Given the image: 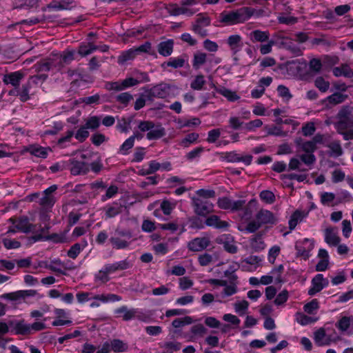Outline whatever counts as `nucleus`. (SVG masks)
<instances>
[{
    "label": "nucleus",
    "mask_w": 353,
    "mask_h": 353,
    "mask_svg": "<svg viewBox=\"0 0 353 353\" xmlns=\"http://www.w3.org/2000/svg\"><path fill=\"white\" fill-rule=\"evenodd\" d=\"M334 125L336 132L345 141L353 139V107L343 105L336 114Z\"/></svg>",
    "instance_id": "1"
},
{
    "label": "nucleus",
    "mask_w": 353,
    "mask_h": 353,
    "mask_svg": "<svg viewBox=\"0 0 353 353\" xmlns=\"http://www.w3.org/2000/svg\"><path fill=\"white\" fill-rule=\"evenodd\" d=\"M138 129L139 132H134L130 137L133 138L134 141L135 139H142L143 138V132H147L146 138L149 141L157 140L165 135V130L161 124H155L153 121L149 120L139 121Z\"/></svg>",
    "instance_id": "2"
},
{
    "label": "nucleus",
    "mask_w": 353,
    "mask_h": 353,
    "mask_svg": "<svg viewBox=\"0 0 353 353\" xmlns=\"http://www.w3.org/2000/svg\"><path fill=\"white\" fill-rule=\"evenodd\" d=\"M279 221L277 216L271 211L261 209L256 214L254 219L248 223L243 230L246 233H254L263 225H274Z\"/></svg>",
    "instance_id": "3"
},
{
    "label": "nucleus",
    "mask_w": 353,
    "mask_h": 353,
    "mask_svg": "<svg viewBox=\"0 0 353 353\" xmlns=\"http://www.w3.org/2000/svg\"><path fill=\"white\" fill-rule=\"evenodd\" d=\"M252 15L251 9L244 7L236 10L222 12L219 16V21L225 25L232 26L245 22Z\"/></svg>",
    "instance_id": "4"
},
{
    "label": "nucleus",
    "mask_w": 353,
    "mask_h": 353,
    "mask_svg": "<svg viewBox=\"0 0 353 353\" xmlns=\"http://www.w3.org/2000/svg\"><path fill=\"white\" fill-rule=\"evenodd\" d=\"M145 93L146 98L152 101L154 98L166 99L175 97L179 93V89L175 85L161 83L146 90Z\"/></svg>",
    "instance_id": "5"
},
{
    "label": "nucleus",
    "mask_w": 353,
    "mask_h": 353,
    "mask_svg": "<svg viewBox=\"0 0 353 353\" xmlns=\"http://www.w3.org/2000/svg\"><path fill=\"white\" fill-rule=\"evenodd\" d=\"M10 325L12 327V334L22 336L30 335L46 328V325L42 322H34L30 324L27 323L24 319H13Z\"/></svg>",
    "instance_id": "6"
},
{
    "label": "nucleus",
    "mask_w": 353,
    "mask_h": 353,
    "mask_svg": "<svg viewBox=\"0 0 353 353\" xmlns=\"http://www.w3.org/2000/svg\"><path fill=\"white\" fill-rule=\"evenodd\" d=\"M132 232L127 230H116L109 239L112 247L116 250L127 249L131 243Z\"/></svg>",
    "instance_id": "7"
},
{
    "label": "nucleus",
    "mask_w": 353,
    "mask_h": 353,
    "mask_svg": "<svg viewBox=\"0 0 353 353\" xmlns=\"http://www.w3.org/2000/svg\"><path fill=\"white\" fill-rule=\"evenodd\" d=\"M211 23V19L205 14H199L191 24L190 30L196 35L204 38L208 35V27Z\"/></svg>",
    "instance_id": "8"
},
{
    "label": "nucleus",
    "mask_w": 353,
    "mask_h": 353,
    "mask_svg": "<svg viewBox=\"0 0 353 353\" xmlns=\"http://www.w3.org/2000/svg\"><path fill=\"white\" fill-rule=\"evenodd\" d=\"M114 313L118 316L122 317L125 321H129L133 319H137L141 321H145L146 316L139 309L131 308L129 309L127 306L123 305L114 310Z\"/></svg>",
    "instance_id": "9"
},
{
    "label": "nucleus",
    "mask_w": 353,
    "mask_h": 353,
    "mask_svg": "<svg viewBox=\"0 0 353 353\" xmlns=\"http://www.w3.org/2000/svg\"><path fill=\"white\" fill-rule=\"evenodd\" d=\"M277 43L280 48L285 49L295 57H299L303 54V50L304 48H301L294 39H292L290 37L278 36Z\"/></svg>",
    "instance_id": "10"
},
{
    "label": "nucleus",
    "mask_w": 353,
    "mask_h": 353,
    "mask_svg": "<svg viewBox=\"0 0 353 353\" xmlns=\"http://www.w3.org/2000/svg\"><path fill=\"white\" fill-rule=\"evenodd\" d=\"M69 170L74 176L86 174L90 170L89 164L75 158L69 160Z\"/></svg>",
    "instance_id": "11"
},
{
    "label": "nucleus",
    "mask_w": 353,
    "mask_h": 353,
    "mask_svg": "<svg viewBox=\"0 0 353 353\" xmlns=\"http://www.w3.org/2000/svg\"><path fill=\"white\" fill-rule=\"evenodd\" d=\"M8 221L15 225V228L18 231L25 234L34 232L35 230L36 225L30 223L27 216H21L18 219L10 218Z\"/></svg>",
    "instance_id": "12"
},
{
    "label": "nucleus",
    "mask_w": 353,
    "mask_h": 353,
    "mask_svg": "<svg viewBox=\"0 0 353 353\" xmlns=\"http://www.w3.org/2000/svg\"><path fill=\"white\" fill-rule=\"evenodd\" d=\"M194 212L199 216H206L213 211V204L208 200L194 198L193 199Z\"/></svg>",
    "instance_id": "13"
},
{
    "label": "nucleus",
    "mask_w": 353,
    "mask_h": 353,
    "mask_svg": "<svg viewBox=\"0 0 353 353\" xmlns=\"http://www.w3.org/2000/svg\"><path fill=\"white\" fill-rule=\"evenodd\" d=\"M329 281L322 274H316L312 280V287L308 290V294L314 296L327 287Z\"/></svg>",
    "instance_id": "14"
},
{
    "label": "nucleus",
    "mask_w": 353,
    "mask_h": 353,
    "mask_svg": "<svg viewBox=\"0 0 353 353\" xmlns=\"http://www.w3.org/2000/svg\"><path fill=\"white\" fill-rule=\"evenodd\" d=\"M314 245L312 241L305 239L301 243H297L295 245L296 254L305 260L310 256V251L313 249Z\"/></svg>",
    "instance_id": "15"
},
{
    "label": "nucleus",
    "mask_w": 353,
    "mask_h": 353,
    "mask_svg": "<svg viewBox=\"0 0 353 353\" xmlns=\"http://www.w3.org/2000/svg\"><path fill=\"white\" fill-rule=\"evenodd\" d=\"M37 291L34 290H19L14 292L6 293L0 297L3 299L16 301L20 299H24L26 297L34 296Z\"/></svg>",
    "instance_id": "16"
},
{
    "label": "nucleus",
    "mask_w": 353,
    "mask_h": 353,
    "mask_svg": "<svg viewBox=\"0 0 353 353\" xmlns=\"http://www.w3.org/2000/svg\"><path fill=\"white\" fill-rule=\"evenodd\" d=\"M252 156L251 154H247L241 156L237 154L236 152H230L225 154V159L228 162L237 163L243 162L245 165H250L252 161Z\"/></svg>",
    "instance_id": "17"
},
{
    "label": "nucleus",
    "mask_w": 353,
    "mask_h": 353,
    "mask_svg": "<svg viewBox=\"0 0 353 353\" xmlns=\"http://www.w3.org/2000/svg\"><path fill=\"white\" fill-rule=\"evenodd\" d=\"M210 245V240L206 237H196L190 241L188 244V248L193 252H199L205 249Z\"/></svg>",
    "instance_id": "18"
},
{
    "label": "nucleus",
    "mask_w": 353,
    "mask_h": 353,
    "mask_svg": "<svg viewBox=\"0 0 353 353\" xmlns=\"http://www.w3.org/2000/svg\"><path fill=\"white\" fill-rule=\"evenodd\" d=\"M325 241L330 246H336L340 243L341 239L338 236L337 229L334 228H327L324 231Z\"/></svg>",
    "instance_id": "19"
},
{
    "label": "nucleus",
    "mask_w": 353,
    "mask_h": 353,
    "mask_svg": "<svg viewBox=\"0 0 353 353\" xmlns=\"http://www.w3.org/2000/svg\"><path fill=\"white\" fill-rule=\"evenodd\" d=\"M218 242L223 245L224 249L229 253L234 254L238 251V248L234 243L233 237L230 234H223L218 240Z\"/></svg>",
    "instance_id": "20"
},
{
    "label": "nucleus",
    "mask_w": 353,
    "mask_h": 353,
    "mask_svg": "<svg viewBox=\"0 0 353 353\" xmlns=\"http://www.w3.org/2000/svg\"><path fill=\"white\" fill-rule=\"evenodd\" d=\"M347 97L348 96L347 94H343L340 92H336L327 97L324 99L323 102L325 103L326 106L332 107L344 102Z\"/></svg>",
    "instance_id": "21"
},
{
    "label": "nucleus",
    "mask_w": 353,
    "mask_h": 353,
    "mask_svg": "<svg viewBox=\"0 0 353 353\" xmlns=\"http://www.w3.org/2000/svg\"><path fill=\"white\" fill-rule=\"evenodd\" d=\"M227 44L232 54H236L243 47L242 38L239 34L230 35L227 39Z\"/></svg>",
    "instance_id": "22"
},
{
    "label": "nucleus",
    "mask_w": 353,
    "mask_h": 353,
    "mask_svg": "<svg viewBox=\"0 0 353 353\" xmlns=\"http://www.w3.org/2000/svg\"><path fill=\"white\" fill-rule=\"evenodd\" d=\"M123 205L118 202H113L112 204L106 205L104 208L105 218L115 217L123 212Z\"/></svg>",
    "instance_id": "23"
},
{
    "label": "nucleus",
    "mask_w": 353,
    "mask_h": 353,
    "mask_svg": "<svg viewBox=\"0 0 353 353\" xmlns=\"http://www.w3.org/2000/svg\"><path fill=\"white\" fill-rule=\"evenodd\" d=\"M98 49H99V46L95 45L92 42H90V41L87 42V43L83 42V43H81L79 46L78 54L81 57H85L86 56L91 54L94 52L98 50Z\"/></svg>",
    "instance_id": "24"
},
{
    "label": "nucleus",
    "mask_w": 353,
    "mask_h": 353,
    "mask_svg": "<svg viewBox=\"0 0 353 353\" xmlns=\"http://www.w3.org/2000/svg\"><path fill=\"white\" fill-rule=\"evenodd\" d=\"M140 77L138 79H134L132 77L127 78L122 81V84L125 89L134 86L141 82H148L150 81V78L146 72H140L139 74Z\"/></svg>",
    "instance_id": "25"
},
{
    "label": "nucleus",
    "mask_w": 353,
    "mask_h": 353,
    "mask_svg": "<svg viewBox=\"0 0 353 353\" xmlns=\"http://www.w3.org/2000/svg\"><path fill=\"white\" fill-rule=\"evenodd\" d=\"M23 78V74L20 71L6 74L3 77V82L6 84H11L14 87H19L20 82Z\"/></svg>",
    "instance_id": "26"
},
{
    "label": "nucleus",
    "mask_w": 353,
    "mask_h": 353,
    "mask_svg": "<svg viewBox=\"0 0 353 353\" xmlns=\"http://www.w3.org/2000/svg\"><path fill=\"white\" fill-rule=\"evenodd\" d=\"M28 152L37 157L46 159L48 152L51 151L50 148H44L39 145H32L28 148Z\"/></svg>",
    "instance_id": "27"
},
{
    "label": "nucleus",
    "mask_w": 353,
    "mask_h": 353,
    "mask_svg": "<svg viewBox=\"0 0 353 353\" xmlns=\"http://www.w3.org/2000/svg\"><path fill=\"white\" fill-rule=\"evenodd\" d=\"M174 42L172 39L160 42L157 46L159 53L163 57L170 56L173 51Z\"/></svg>",
    "instance_id": "28"
},
{
    "label": "nucleus",
    "mask_w": 353,
    "mask_h": 353,
    "mask_svg": "<svg viewBox=\"0 0 353 353\" xmlns=\"http://www.w3.org/2000/svg\"><path fill=\"white\" fill-rule=\"evenodd\" d=\"M205 224L208 226L213 227L216 229H225L229 226L227 221H221L216 215H212L205 220Z\"/></svg>",
    "instance_id": "29"
},
{
    "label": "nucleus",
    "mask_w": 353,
    "mask_h": 353,
    "mask_svg": "<svg viewBox=\"0 0 353 353\" xmlns=\"http://www.w3.org/2000/svg\"><path fill=\"white\" fill-rule=\"evenodd\" d=\"M294 143L298 148L305 153H314L317 148L311 140L304 141L301 138H296Z\"/></svg>",
    "instance_id": "30"
},
{
    "label": "nucleus",
    "mask_w": 353,
    "mask_h": 353,
    "mask_svg": "<svg viewBox=\"0 0 353 353\" xmlns=\"http://www.w3.org/2000/svg\"><path fill=\"white\" fill-rule=\"evenodd\" d=\"M208 54L205 52L198 51L194 53L192 59V67L198 70L208 61Z\"/></svg>",
    "instance_id": "31"
},
{
    "label": "nucleus",
    "mask_w": 353,
    "mask_h": 353,
    "mask_svg": "<svg viewBox=\"0 0 353 353\" xmlns=\"http://www.w3.org/2000/svg\"><path fill=\"white\" fill-rule=\"evenodd\" d=\"M250 40L252 42H265L268 40L270 34L268 31L255 30L250 32Z\"/></svg>",
    "instance_id": "32"
},
{
    "label": "nucleus",
    "mask_w": 353,
    "mask_h": 353,
    "mask_svg": "<svg viewBox=\"0 0 353 353\" xmlns=\"http://www.w3.org/2000/svg\"><path fill=\"white\" fill-rule=\"evenodd\" d=\"M251 248L255 252L263 250L265 248V243L262 240L261 234L253 236L250 240Z\"/></svg>",
    "instance_id": "33"
},
{
    "label": "nucleus",
    "mask_w": 353,
    "mask_h": 353,
    "mask_svg": "<svg viewBox=\"0 0 353 353\" xmlns=\"http://www.w3.org/2000/svg\"><path fill=\"white\" fill-rule=\"evenodd\" d=\"M257 201L256 199H251L246 205L243 208V212L242 217L245 219H249L252 217L253 212L256 210Z\"/></svg>",
    "instance_id": "34"
},
{
    "label": "nucleus",
    "mask_w": 353,
    "mask_h": 353,
    "mask_svg": "<svg viewBox=\"0 0 353 353\" xmlns=\"http://www.w3.org/2000/svg\"><path fill=\"white\" fill-rule=\"evenodd\" d=\"M109 345L110 351L112 350L114 352H123L128 348V344L120 339H113L109 342Z\"/></svg>",
    "instance_id": "35"
},
{
    "label": "nucleus",
    "mask_w": 353,
    "mask_h": 353,
    "mask_svg": "<svg viewBox=\"0 0 353 353\" xmlns=\"http://www.w3.org/2000/svg\"><path fill=\"white\" fill-rule=\"evenodd\" d=\"M330 149L329 155L333 157H339L343 154V149L339 141H333L328 145Z\"/></svg>",
    "instance_id": "36"
},
{
    "label": "nucleus",
    "mask_w": 353,
    "mask_h": 353,
    "mask_svg": "<svg viewBox=\"0 0 353 353\" xmlns=\"http://www.w3.org/2000/svg\"><path fill=\"white\" fill-rule=\"evenodd\" d=\"M50 70L60 71L64 67V63L62 62V59L59 54H56L52 57L48 59Z\"/></svg>",
    "instance_id": "37"
},
{
    "label": "nucleus",
    "mask_w": 353,
    "mask_h": 353,
    "mask_svg": "<svg viewBox=\"0 0 353 353\" xmlns=\"http://www.w3.org/2000/svg\"><path fill=\"white\" fill-rule=\"evenodd\" d=\"M72 3V0H61L59 2L54 1L48 5V8L54 10H62L70 9V5Z\"/></svg>",
    "instance_id": "38"
},
{
    "label": "nucleus",
    "mask_w": 353,
    "mask_h": 353,
    "mask_svg": "<svg viewBox=\"0 0 353 353\" xmlns=\"http://www.w3.org/2000/svg\"><path fill=\"white\" fill-rule=\"evenodd\" d=\"M262 261V258L259 256H250L244 259L241 261V268L243 270H247V265H254V268H256Z\"/></svg>",
    "instance_id": "39"
},
{
    "label": "nucleus",
    "mask_w": 353,
    "mask_h": 353,
    "mask_svg": "<svg viewBox=\"0 0 353 353\" xmlns=\"http://www.w3.org/2000/svg\"><path fill=\"white\" fill-rule=\"evenodd\" d=\"M137 55L134 48L123 51L118 57V63L123 64L128 61L134 59Z\"/></svg>",
    "instance_id": "40"
},
{
    "label": "nucleus",
    "mask_w": 353,
    "mask_h": 353,
    "mask_svg": "<svg viewBox=\"0 0 353 353\" xmlns=\"http://www.w3.org/2000/svg\"><path fill=\"white\" fill-rule=\"evenodd\" d=\"M39 0H17L15 3V8L30 9L38 7Z\"/></svg>",
    "instance_id": "41"
},
{
    "label": "nucleus",
    "mask_w": 353,
    "mask_h": 353,
    "mask_svg": "<svg viewBox=\"0 0 353 353\" xmlns=\"http://www.w3.org/2000/svg\"><path fill=\"white\" fill-rule=\"evenodd\" d=\"M216 90L230 101H236L240 98L235 92L225 88H217Z\"/></svg>",
    "instance_id": "42"
},
{
    "label": "nucleus",
    "mask_w": 353,
    "mask_h": 353,
    "mask_svg": "<svg viewBox=\"0 0 353 353\" xmlns=\"http://www.w3.org/2000/svg\"><path fill=\"white\" fill-rule=\"evenodd\" d=\"M303 216H304L302 212L296 210L290 216L288 222L290 230H294L297 224L302 221Z\"/></svg>",
    "instance_id": "43"
},
{
    "label": "nucleus",
    "mask_w": 353,
    "mask_h": 353,
    "mask_svg": "<svg viewBox=\"0 0 353 353\" xmlns=\"http://www.w3.org/2000/svg\"><path fill=\"white\" fill-rule=\"evenodd\" d=\"M206 81L203 74L196 75L190 83V88L194 90H201Z\"/></svg>",
    "instance_id": "44"
},
{
    "label": "nucleus",
    "mask_w": 353,
    "mask_h": 353,
    "mask_svg": "<svg viewBox=\"0 0 353 353\" xmlns=\"http://www.w3.org/2000/svg\"><path fill=\"white\" fill-rule=\"evenodd\" d=\"M223 287H224V288L221 292L222 298L232 296L236 294L238 291L237 283H230L228 285V281H226V285H223Z\"/></svg>",
    "instance_id": "45"
},
{
    "label": "nucleus",
    "mask_w": 353,
    "mask_h": 353,
    "mask_svg": "<svg viewBox=\"0 0 353 353\" xmlns=\"http://www.w3.org/2000/svg\"><path fill=\"white\" fill-rule=\"evenodd\" d=\"M314 85L321 92H326L330 88V82L322 77H318L314 80Z\"/></svg>",
    "instance_id": "46"
},
{
    "label": "nucleus",
    "mask_w": 353,
    "mask_h": 353,
    "mask_svg": "<svg viewBox=\"0 0 353 353\" xmlns=\"http://www.w3.org/2000/svg\"><path fill=\"white\" fill-rule=\"evenodd\" d=\"M199 134L192 132L187 134L180 142V145L184 148H188L190 144L195 143L199 139Z\"/></svg>",
    "instance_id": "47"
},
{
    "label": "nucleus",
    "mask_w": 353,
    "mask_h": 353,
    "mask_svg": "<svg viewBox=\"0 0 353 353\" xmlns=\"http://www.w3.org/2000/svg\"><path fill=\"white\" fill-rule=\"evenodd\" d=\"M86 245V242H85L84 245H81L80 243H75L70 247V248L68 251V256L75 259L80 252L83 250L84 247Z\"/></svg>",
    "instance_id": "48"
},
{
    "label": "nucleus",
    "mask_w": 353,
    "mask_h": 353,
    "mask_svg": "<svg viewBox=\"0 0 353 353\" xmlns=\"http://www.w3.org/2000/svg\"><path fill=\"white\" fill-rule=\"evenodd\" d=\"M33 69L37 73L43 74V72L50 71V67L48 59L42 60L34 65Z\"/></svg>",
    "instance_id": "49"
},
{
    "label": "nucleus",
    "mask_w": 353,
    "mask_h": 353,
    "mask_svg": "<svg viewBox=\"0 0 353 353\" xmlns=\"http://www.w3.org/2000/svg\"><path fill=\"white\" fill-rule=\"evenodd\" d=\"M185 64L184 59L181 57H172L166 63H164L162 66L166 65L167 66L172 67L173 68H179L183 67Z\"/></svg>",
    "instance_id": "50"
},
{
    "label": "nucleus",
    "mask_w": 353,
    "mask_h": 353,
    "mask_svg": "<svg viewBox=\"0 0 353 353\" xmlns=\"http://www.w3.org/2000/svg\"><path fill=\"white\" fill-rule=\"evenodd\" d=\"M351 323V319L348 316H343L336 323V327L341 332L347 331Z\"/></svg>",
    "instance_id": "51"
},
{
    "label": "nucleus",
    "mask_w": 353,
    "mask_h": 353,
    "mask_svg": "<svg viewBox=\"0 0 353 353\" xmlns=\"http://www.w3.org/2000/svg\"><path fill=\"white\" fill-rule=\"evenodd\" d=\"M30 85V82L28 81L19 88V99L21 101L25 102L30 99L29 92L31 87Z\"/></svg>",
    "instance_id": "52"
},
{
    "label": "nucleus",
    "mask_w": 353,
    "mask_h": 353,
    "mask_svg": "<svg viewBox=\"0 0 353 353\" xmlns=\"http://www.w3.org/2000/svg\"><path fill=\"white\" fill-rule=\"evenodd\" d=\"M175 207L176 203L171 202L168 200H163L160 205L161 210L165 215L170 214L172 211L175 208Z\"/></svg>",
    "instance_id": "53"
},
{
    "label": "nucleus",
    "mask_w": 353,
    "mask_h": 353,
    "mask_svg": "<svg viewBox=\"0 0 353 353\" xmlns=\"http://www.w3.org/2000/svg\"><path fill=\"white\" fill-rule=\"evenodd\" d=\"M192 322H193V321H192V317L187 316H185L181 319H174L172 321V325L175 328H179V327H182L186 325H190V324H192Z\"/></svg>",
    "instance_id": "54"
},
{
    "label": "nucleus",
    "mask_w": 353,
    "mask_h": 353,
    "mask_svg": "<svg viewBox=\"0 0 353 353\" xmlns=\"http://www.w3.org/2000/svg\"><path fill=\"white\" fill-rule=\"evenodd\" d=\"M134 141L132 137L127 139L120 146L119 153L126 155L129 153V150L134 146Z\"/></svg>",
    "instance_id": "55"
},
{
    "label": "nucleus",
    "mask_w": 353,
    "mask_h": 353,
    "mask_svg": "<svg viewBox=\"0 0 353 353\" xmlns=\"http://www.w3.org/2000/svg\"><path fill=\"white\" fill-rule=\"evenodd\" d=\"M299 159L305 165L311 167L316 162V157L314 153H305L301 154Z\"/></svg>",
    "instance_id": "56"
},
{
    "label": "nucleus",
    "mask_w": 353,
    "mask_h": 353,
    "mask_svg": "<svg viewBox=\"0 0 353 353\" xmlns=\"http://www.w3.org/2000/svg\"><path fill=\"white\" fill-rule=\"evenodd\" d=\"M277 21L281 24L293 25L297 23L298 18L281 14L277 17Z\"/></svg>",
    "instance_id": "57"
},
{
    "label": "nucleus",
    "mask_w": 353,
    "mask_h": 353,
    "mask_svg": "<svg viewBox=\"0 0 353 353\" xmlns=\"http://www.w3.org/2000/svg\"><path fill=\"white\" fill-rule=\"evenodd\" d=\"M88 129L85 125L81 127L74 134L75 139L81 143L85 141L90 134Z\"/></svg>",
    "instance_id": "58"
},
{
    "label": "nucleus",
    "mask_w": 353,
    "mask_h": 353,
    "mask_svg": "<svg viewBox=\"0 0 353 353\" xmlns=\"http://www.w3.org/2000/svg\"><path fill=\"white\" fill-rule=\"evenodd\" d=\"M277 92L279 96L282 97L286 101H289L292 98V95L290 93V90L283 85H279L277 87Z\"/></svg>",
    "instance_id": "59"
},
{
    "label": "nucleus",
    "mask_w": 353,
    "mask_h": 353,
    "mask_svg": "<svg viewBox=\"0 0 353 353\" xmlns=\"http://www.w3.org/2000/svg\"><path fill=\"white\" fill-rule=\"evenodd\" d=\"M260 199L268 204H272L275 201V196L274 193L270 190H263L259 194Z\"/></svg>",
    "instance_id": "60"
},
{
    "label": "nucleus",
    "mask_w": 353,
    "mask_h": 353,
    "mask_svg": "<svg viewBox=\"0 0 353 353\" xmlns=\"http://www.w3.org/2000/svg\"><path fill=\"white\" fill-rule=\"evenodd\" d=\"M236 270V268H235L234 266H230L229 269L224 272V276L228 279L227 281L230 283H237L238 277L234 273Z\"/></svg>",
    "instance_id": "61"
},
{
    "label": "nucleus",
    "mask_w": 353,
    "mask_h": 353,
    "mask_svg": "<svg viewBox=\"0 0 353 353\" xmlns=\"http://www.w3.org/2000/svg\"><path fill=\"white\" fill-rule=\"evenodd\" d=\"M265 130L268 135H274L277 137H285L286 133L283 131L282 128L276 125L265 126Z\"/></svg>",
    "instance_id": "62"
},
{
    "label": "nucleus",
    "mask_w": 353,
    "mask_h": 353,
    "mask_svg": "<svg viewBox=\"0 0 353 353\" xmlns=\"http://www.w3.org/2000/svg\"><path fill=\"white\" fill-rule=\"evenodd\" d=\"M105 88L110 91H121L125 90L122 81H108L105 84Z\"/></svg>",
    "instance_id": "63"
},
{
    "label": "nucleus",
    "mask_w": 353,
    "mask_h": 353,
    "mask_svg": "<svg viewBox=\"0 0 353 353\" xmlns=\"http://www.w3.org/2000/svg\"><path fill=\"white\" fill-rule=\"evenodd\" d=\"M248 306L249 303L245 300L236 302L234 304L235 312L239 313L240 315H243L245 312L248 308Z\"/></svg>",
    "instance_id": "64"
}]
</instances>
